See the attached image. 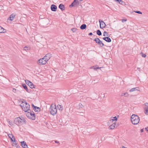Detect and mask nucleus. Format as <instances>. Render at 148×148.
I'll list each match as a JSON object with an SVG mask.
<instances>
[{"mask_svg": "<svg viewBox=\"0 0 148 148\" xmlns=\"http://www.w3.org/2000/svg\"><path fill=\"white\" fill-rule=\"evenodd\" d=\"M14 123L17 125L19 126L25 124L26 123V121L25 118L21 117L16 118L14 119Z\"/></svg>", "mask_w": 148, "mask_h": 148, "instance_id": "nucleus-1", "label": "nucleus"}, {"mask_svg": "<svg viewBox=\"0 0 148 148\" xmlns=\"http://www.w3.org/2000/svg\"><path fill=\"white\" fill-rule=\"evenodd\" d=\"M21 104L20 106L22 108L23 110L25 112L29 111L30 110V105L26 102L25 100L23 99L21 101Z\"/></svg>", "mask_w": 148, "mask_h": 148, "instance_id": "nucleus-2", "label": "nucleus"}, {"mask_svg": "<svg viewBox=\"0 0 148 148\" xmlns=\"http://www.w3.org/2000/svg\"><path fill=\"white\" fill-rule=\"evenodd\" d=\"M131 121L132 123L134 125L138 124L140 121L138 116L135 114H133L131 116Z\"/></svg>", "mask_w": 148, "mask_h": 148, "instance_id": "nucleus-3", "label": "nucleus"}, {"mask_svg": "<svg viewBox=\"0 0 148 148\" xmlns=\"http://www.w3.org/2000/svg\"><path fill=\"white\" fill-rule=\"evenodd\" d=\"M49 111L51 114L53 115H54L56 114L57 112V109L55 104L53 106V105L51 106L49 109Z\"/></svg>", "mask_w": 148, "mask_h": 148, "instance_id": "nucleus-4", "label": "nucleus"}, {"mask_svg": "<svg viewBox=\"0 0 148 148\" xmlns=\"http://www.w3.org/2000/svg\"><path fill=\"white\" fill-rule=\"evenodd\" d=\"M26 116L29 119L34 120L36 118V116L35 113L33 112L32 113L31 110H29L26 114Z\"/></svg>", "mask_w": 148, "mask_h": 148, "instance_id": "nucleus-5", "label": "nucleus"}, {"mask_svg": "<svg viewBox=\"0 0 148 148\" xmlns=\"http://www.w3.org/2000/svg\"><path fill=\"white\" fill-rule=\"evenodd\" d=\"M94 41H95L98 44V45L101 47H102L105 45L101 41L99 38H95Z\"/></svg>", "mask_w": 148, "mask_h": 148, "instance_id": "nucleus-6", "label": "nucleus"}, {"mask_svg": "<svg viewBox=\"0 0 148 148\" xmlns=\"http://www.w3.org/2000/svg\"><path fill=\"white\" fill-rule=\"evenodd\" d=\"M47 61L45 60V58H43L39 59L38 61V63L40 65H43L46 64Z\"/></svg>", "mask_w": 148, "mask_h": 148, "instance_id": "nucleus-7", "label": "nucleus"}, {"mask_svg": "<svg viewBox=\"0 0 148 148\" xmlns=\"http://www.w3.org/2000/svg\"><path fill=\"white\" fill-rule=\"evenodd\" d=\"M26 83L31 88H34L33 84L28 80H26L25 81Z\"/></svg>", "mask_w": 148, "mask_h": 148, "instance_id": "nucleus-8", "label": "nucleus"}, {"mask_svg": "<svg viewBox=\"0 0 148 148\" xmlns=\"http://www.w3.org/2000/svg\"><path fill=\"white\" fill-rule=\"evenodd\" d=\"M145 113L148 115V103H145L144 106Z\"/></svg>", "mask_w": 148, "mask_h": 148, "instance_id": "nucleus-9", "label": "nucleus"}, {"mask_svg": "<svg viewBox=\"0 0 148 148\" xmlns=\"http://www.w3.org/2000/svg\"><path fill=\"white\" fill-rule=\"evenodd\" d=\"M8 136L9 138H10V139L11 141L12 142H14L13 143L15 144H16L15 143L16 142V140H15V138L14 137V136L13 135V134H8Z\"/></svg>", "mask_w": 148, "mask_h": 148, "instance_id": "nucleus-10", "label": "nucleus"}, {"mask_svg": "<svg viewBox=\"0 0 148 148\" xmlns=\"http://www.w3.org/2000/svg\"><path fill=\"white\" fill-rule=\"evenodd\" d=\"M99 21L100 23V27L101 28L103 29L105 27L106 24L103 21L100 19L99 20Z\"/></svg>", "mask_w": 148, "mask_h": 148, "instance_id": "nucleus-11", "label": "nucleus"}, {"mask_svg": "<svg viewBox=\"0 0 148 148\" xmlns=\"http://www.w3.org/2000/svg\"><path fill=\"white\" fill-rule=\"evenodd\" d=\"M32 106L33 109L35 111L39 112L40 110V108L37 106H35L33 104H32Z\"/></svg>", "mask_w": 148, "mask_h": 148, "instance_id": "nucleus-12", "label": "nucleus"}, {"mask_svg": "<svg viewBox=\"0 0 148 148\" xmlns=\"http://www.w3.org/2000/svg\"><path fill=\"white\" fill-rule=\"evenodd\" d=\"M51 9L52 11L55 12L57 10V6L54 4H52L51 5Z\"/></svg>", "mask_w": 148, "mask_h": 148, "instance_id": "nucleus-13", "label": "nucleus"}, {"mask_svg": "<svg viewBox=\"0 0 148 148\" xmlns=\"http://www.w3.org/2000/svg\"><path fill=\"white\" fill-rule=\"evenodd\" d=\"M15 16L16 14L14 13H13L10 16V17L8 18V20H9L11 21H12Z\"/></svg>", "mask_w": 148, "mask_h": 148, "instance_id": "nucleus-14", "label": "nucleus"}, {"mask_svg": "<svg viewBox=\"0 0 148 148\" xmlns=\"http://www.w3.org/2000/svg\"><path fill=\"white\" fill-rule=\"evenodd\" d=\"M51 54L50 53L47 54L43 58H45V60L48 61L50 58Z\"/></svg>", "mask_w": 148, "mask_h": 148, "instance_id": "nucleus-15", "label": "nucleus"}, {"mask_svg": "<svg viewBox=\"0 0 148 148\" xmlns=\"http://www.w3.org/2000/svg\"><path fill=\"white\" fill-rule=\"evenodd\" d=\"M21 144L22 147L23 148H28L27 145L24 141L21 142Z\"/></svg>", "mask_w": 148, "mask_h": 148, "instance_id": "nucleus-16", "label": "nucleus"}, {"mask_svg": "<svg viewBox=\"0 0 148 148\" xmlns=\"http://www.w3.org/2000/svg\"><path fill=\"white\" fill-rule=\"evenodd\" d=\"M103 39L108 42H110L111 41V39L108 37H103Z\"/></svg>", "mask_w": 148, "mask_h": 148, "instance_id": "nucleus-17", "label": "nucleus"}, {"mask_svg": "<svg viewBox=\"0 0 148 148\" xmlns=\"http://www.w3.org/2000/svg\"><path fill=\"white\" fill-rule=\"evenodd\" d=\"M59 8L62 11H63L65 10V7L63 4L61 3L59 5Z\"/></svg>", "mask_w": 148, "mask_h": 148, "instance_id": "nucleus-18", "label": "nucleus"}, {"mask_svg": "<svg viewBox=\"0 0 148 148\" xmlns=\"http://www.w3.org/2000/svg\"><path fill=\"white\" fill-rule=\"evenodd\" d=\"M77 0H74L73 2L69 5L70 7H72L74 6H76Z\"/></svg>", "mask_w": 148, "mask_h": 148, "instance_id": "nucleus-19", "label": "nucleus"}, {"mask_svg": "<svg viewBox=\"0 0 148 148\" xmlns=\"http://www.w3.org/2000/svg\"><path fill=\"white\" fill-rule=\"evenodd\" d=\"M76 114L77 115L84 116V113L83 112H80L79 111H76L75 112Z\"/></svg>", "mask_w": 148, "mask_h": 148, "instance_id": "nucleus-20", "label": "nucleus"}, {"mask_svg": "<svg viewBox=\"0 0 148 148\" xmlns=\"http://www.w3.org/2000/svg\"><path fill=\"white\" fill-rule=\"evenodd\" d=\"M139 89V88L138 87H136V88H132V89L130 90H129V91L130 92H132L136 91V90H138Z\"/></svg>", "mask_w": 148, "mask_h": 148, "instance_id": "nucleus-21", "label": "nucleus"}, {"mask_svg": "<svg viewBox=\"0 0 148 148\" xmlns=\"http://www.w3.org/2000/svg\"><path fill=\"white\" fill-rule=\"evenodd\" d=\"M22 85L24 89H25L27 92H29L27 87L26 84H22Z\"/></svg>", "mask_w": 148, "mask_h": 148, "instance_id": "nucleus-22", "label": "nucleus"}, {"mask_svg": "<svg viewBox=\"0 0 148 148\" xmlns=\"http://www.w3.org/2000/svg\"><path fill=\"white\" fill-rule=\"evenodd\" d=\"M115 123H113L109 127V128L111 130L113 129L115 127Z\"/></svg>", "mask_w": 148, "mask_h": 148, "instance_id": "nucleus-23", "label": "nucleus"}, {"mask_svg": "<svg viewBox=\"0 0 148 148\" xmlns=\"http://www.w3.org/2000/svg\"><path fill=\"white\" fill-rule=\"evenodd\" d=\"M86 25L85 24H83L80 27V28L81 29H84L86 28Z\"/></svg>", "mask_w": 148, "mask_h": 148, "instance_id": "nucleus-24", "label": "nucleus"}, {"mask_svg": "<svg viewBox=\"0 0 148 148\" xmlns=\"http://www.w3.org/2000/svg\"><path fill=\"white\" fill-rule=\"evenodd\" d=\"M101 68V67L99 68L98 67H97V66L96 65L91 66L90 67V69H91L93 68V69L94 70H97V69H99Z\"/></svg>", "mask_w": 148, "mask_h": 148, "instance_id": "nucleus-25", "label": "nucleus"}, {"mask_svg": "<svg viewBox=\"0 0 148 148\" xmlns=\"http://www.w3.org/2000/svg\"><path fill=\"white\" fill-rule=\"evenodd\" d=\"M118 2H119V3L121 4L122 5H125L126 4L125 2L123 1L122 0H119L118 1H117Z\"/></svg>", "mask_w": 148, "mask_h": 148, "instance_id": "nucleus-26", "label": "nucleus"}, {"mask_svg": "<svg viewBox=\"0 0 148 148\" xmlns=\"http://www.w3.org/2000/svg\"><path fill=\"white\" fill-rule=\"evenodd\" d=\"M5 30L3 28L0 26V33H4L5 32L4 30Z\"/></svg>", "mask_w": 148, "mask_h": 148, "instance_id": "nucleus-27", "label": "nucleus"}, {"mask_svg": "<svg viewBox=\"0 0 148 148\" xmlns=\"http://www.w3.org/2000/svg\"><path fill=\"white\" fill-rule=\"evenodd\" d=\"M97 34L98 35H99V36H101L102 35V33H101V32L99 29H98L97 30Z\"/></svg>", "mask_w": 148, "mask_h": 148, "instance_id": "nucleus-28", "label": "nucleus"}, {"mask_svg": "<svg viewBox=\"0 0 148 148\" xmlns=\"http://www.w3.org/2000/svg\"><path fill=\"white\" fill-rule=\"evenodd\" d=\"M57 107H58V108L59 109V110H61H61H63V106H62L61 105H58V106H57Z\"/></svg>", "mask_w": 148, "mask_h": 148, "instance_id": "nucleus-29", "label": "nucleus"}, {"mask_svg": "<svg viewBox=\"0 0 148 148\" xmlns=\"http://www.w3.org/2000/svg\"><path fill=\"white\" fill-rule=\"evenodd\" d=\"M109 34L108 33V32H106L105 31L103 33V36H109Z\"/></svg>", "mask_w": 148, "mask_h": 148, "instance_id": "nucleus-30", "label": "nucleus"}, {"mask_svg": "<svg viewBox=\"0 0 148 148\" xmlns=\"http://www.w3.org/2000/svg\"><path fill=\"white\" fill-rule=\"evenodd\" d=\"M129 95L127 93H122L121 94L122 96H124L125 97H128Z\"/></svg>", "mask_w": 148, "mask_h": 148, "instance_id": "nucleus-31", "label": "nucleus"}, {"mask_svg": "<svg viewBox=\"0 0 148 148\" xmlns=\"http://www.w3.org/2000/svg\"><path fill=\"white\" fill-rule=\"evenodd\" d=\"M119 115H117L115 117H113V119H114L115 121H116L117 120V119L119 117Z\"/></svg>", "mask_w": 148, "mask_h": 148, "instance_id": "nucleus-32", "label": "nucleus"}, {"mask_svg": "<svg viewBox=\"0 0 148 148\" xmlns=\"http://www.w3.org/2000/svg\"><path fill=\"white\" fill-rule=\"evenodd\" d=\"M29 47L27 46H25L24 47V50L25 51L28 50L29 49Z\"/></svg>", "mask_w": 148, "mask_h": 148, "instance_id": "nucleus-33", "label": "nucleus"}, {"mask_svg": "<svg viewBox=\"0 0 148 148\" xmlns=\"http://www.w3.org/2000/svg\"><path fill=\"white\" fill-rule=\"evenodd\" d=\"M140 54L143 57L145 58L146 56V55L142 52Z\"/></svg>", "mask_w": 148, "mask_h": 148, "instance_id": "nucleus-34", "label": "nucleus"}, {"mask_svg": "<svg viewBox=\"0 0 148 148\" xmlns=\"http://www.w3.org/2000/svg\"><path fill=\"white\" fill-rule=\"evenodd\" d=\"M80 1H79L78 0H77L76 6H78V5L80 4Z\"/></svg>", "mask_w": 148, "mask_h": 148, "instance_id": "nucleus-35", "label": "nucleus"}, {"mask_svg": "<svg viewBox=\"0 0 148 148\" xmlns=\"http://www.w3.org/2000/svg\"><path fill=\"white\" fill-rule=\"evenodd\" d=\"M134 12L136 13H137L138 14H142V12H141L140 11H134Z\"/></svg>", "mask_w": 148, "mask_h": 148, "instance_id": "nucleus-36", "label": "nucleus"}, {"mask_svg": "<svg viewBox=\"0 0 148 148\" xmlns=\"http://www.w3.org/2000/svg\"><path fill=\"white\" fill-rule=\"evenodd\" d=\"M8 123L11 126H12L13 125V124L12 123V121H9Z\"/></svg>", "mask_w": 148, "mask_h": 148, "instance_id": "nucleus-37", "label": "nucleus"}, {"mask_svg": "<svg viewBox=\"0 0 148 148\" xmlns=\"http://www.w3.org/2000/svg\"><path fill=\"white\" fill-rule=\"evenodd\" d=\"M127 20L126 19H123L121 20L122 22L123 23H124L125 22L127 21Z\"/></svg>", "mask_w": 148, "mask_h": 148, "instance_id": "nucleus-38", "label": "nucleus"}, {"mask_svg": "<svg viewBox=\"0 0 148 148\" xmlns=\"http://www.w3.org/2000/svg\"><path fill=\"white\" fill-rule=\"evenodd\" d=\"M115 121L114 119H111L110 120V122L111 123H113V121Z\"/></svg>", "mask_w": 148, "mask_h": 148, "instance_id": "nucleus-39", "label": "nucleus"}, {"mask_svg": "<svg viewBox=\"0 0 148 148\" xmlns=\"http://www.w3.org/2000/svg\"><path fill=\"white\" fill-rule=\"evenodd\" d=\"M76 29L75 28H73L71 29V30L73 32H75L76 31Z\"/></svg>", "mask_w": 148, "mask_h": 148, "instance_id": "nucleus-40", "label": "nucleus"}, {"mask_svg": "<svg viewBox=\"0 0 148 148\" xmlns=\"http://www.w3.org/2000/svg\"><path fill=\"white\" fill-rule=\"evenodd\" d=\"M79 106H80V107H81V108H82L83 105H82V104L81 103H79Z\"/></svg>", "mask_w": 148, "mask_h": 148, "instance_id": "nucleus-41", "label": "nucleus"}, {"mask_svg": "<svg viewBox=\"0 0 148 148\" xmlns=\"http://www.w3.org/2000/svg\"><path fill=\"white\" fill-rule=\"evenodd\" d=\"M92 35V32H90L88 34L89 36H91Z\"/></svg>", "mask_w": 148, "mask_h": 148, "instance_id": "nucleus-42", "label": "nucleus"}, {"mask_svg": "<svg viewBox=\"0 0 148 148\" xmlns=\"http://www.w3.org/2000/svg\"><path fill=\"white\" fill-rule=\"evenodd\" d=\"M140 131L141 132H142L144 131V129H142L140 130Z\"/></svg>", "mask_w": 148, "mask_h": 148, "instance_id": "nucleus-43", "label": "nucleus"}, {"mask_svg": "<svg viewBox=\"0 0 148 148\" xmlns=\"http://www.w3.org/2000/svg\"><path fill=\"white\" fill-rule=\"evenodd\" d=\"M145 129L148 132V127H147Z\"/></svg>", "mask_w": 148, "mask_h": 148, "instance_id": "nucleus-44", "label": "nucleus"}, {"mask_svg": "<svg viewBox=\"0 0 148 148\" xmlns=\"http://www.w3.org/2000/svg\"><path fill=\"white\" fill-rule=\"evenodd\" d=\"M56 143H59V142L58 141L56 140L55 142Z\"/></svg>", "mask_w": 148, "mask_h": 148, "instance_id": "nucleus-45", "label": "nucleus"}, {"mask_svg": "<svg viewBox=\"0 0 148 148\" xmlns=\"http://www.w3.org/2000/svg\"><path fill=\"white\" fill-rule=\"evenodd\" d=\"M16 89L13 88V92H15V91H16Z\"/></svg>", "mask_w": 148, "mask_h": 148, "instance_id": "nucleus-46", "label": "nucleus"}, {"mask_svg": "<svg viewBox=\"0 0 148 148\" xmlns=\"http://www.w3.org/2000/svg\"><path fill=\"white\" fill-rule=\"evenodd\" d=\"M16 147L17 148H20V147L19 146V145H17V146H16Z\"/></svg>", "mask_w": 148, "mask_h": 148, "instance_id": "nucleus-47", "label": "nucleus"}, {"mask_svg": "<svg viewBox=\"0 0 148 148\" xmlns=\"http://www.w3.org/2000/svg\"><path fill=\"white\" fill-rule=\"evenodd\" d=\"M103 97L104 98V97H105V96L104 94H103Z\"/></svg>", "mask_w": 148, "mask_h": 148, "instance_id": "nucleus-48", "label": "nucleus"}, {"mask_svg": "<svg viewBox=\"0 0 148 148\" xmlns=\"http://www.w3.org/2000/svg\"><path fill=\"white\" fill-rule=\"evenodd\" d=\"M138 69L139 70L140 69V68H138Z\"/></svg>", "mask_w": 148, "mask_h": 148, "instance_id": "nucleus-49", "label": "nucleus"}, {"mask_svg": "<svg viewBox=\"0 0 148 148\" xmlns=\"http://www.w3.org/2000/svg\"><path fill=\"white\" fill-rule=\"evenodd\" d=\"M83 0H79L80 1H82Z\"/></svg>", "mask_w": 148, "mask_h": 148, "instance_id": "nucleus-50", "label": "nucleus"}]
</instances>
